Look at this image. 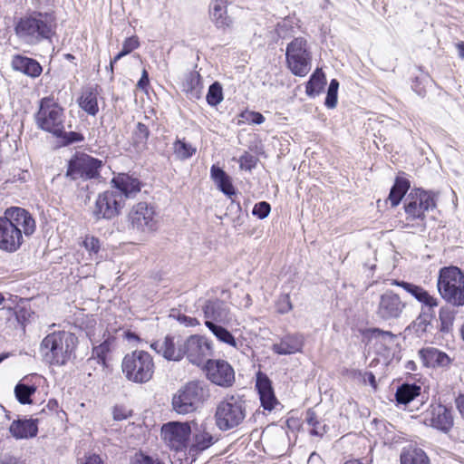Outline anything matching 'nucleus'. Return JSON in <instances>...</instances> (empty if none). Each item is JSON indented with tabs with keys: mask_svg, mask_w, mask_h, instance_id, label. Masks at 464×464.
I'll return each instance as SVG.
<instances>
[{
	"mask_svg": "<svg viewBox=\"0 0 464 464\" xmlns=\"http://www.w3.org/2000/svg\"><path fill=\"white\" fill-rule=\"evenodd\" d=\"M455 402L459 414L464 418V394L459 395Z\"/></svg>",
	"mask_w": 464,
	"mask_h": 464,
	"instance_id": "nucleus-63",
	"label": "nucleus"
},
{
	"mask_svg": "<svg viewBox=\"0 0 464 464\" xmlns=\"http://www.w3.org/2000/svg\"><path fill=\"white\" fill-rule=\"evenodd\" d=\"M0 464H21V462L17 458L6 455L0 460Z\"/></svg>",
	"mask_w": 464,
	"mask_h": 464,
	"instance_id": "nucleus-64",
	"label": "nucleus"
},
{
	"mask_svg": "<svg viewBox=\"0 0 464 464\" xmlns=\"http://www.w3.org/2000/svg\"><path fill=\"white\" fill-rule=\"evenodd\" d=\"M437 288L440 297L450 306H464V274L458 266L440 269Z\"/></svg>",
	"mask_w": 464,
	"mask_h": 464,
	"instance_id": "nucleus-6",
	"label": "nucleus"
},
{
	"mask_svg": "<svg viewBox=\"0 0 464 464\" xmlns=\"http://www.w3.org/2000/svg\"><path fill=\"white\" fill-rule=\"evenodd\" d=\"M36 392V386L34 384H27L23 381L19 382L14 387V395L21 404L32 403V395Z\"/></svg>",
	"mask_w": 464,
	"mask_h": 464,
	"instance_id": "nucleus-41",
	"label": "nucleus"
},
{
	"mask_svg": "<svg viewBox=\"0 0 464 464\" xmlns=\"http://www.w3.org/2000/svg\"><path fill=\"white\" fill-rule=\"evenodd\" d=\"M210 177L218 188L226 196L231 198L236 195V188L232 184V179L223 169L217 165H212Z\"/></svg>",
	"mask_w": 464,
	"mask_h": 464,
	"instance_id": "nucleus-29",
	"label": "nucleus"
},
{
	"mask_svg": "<svg viewBox=\"0 0 464 464\" xmlns=\"http://www.w3.org/2000/svg\"><path fill=\"white\" fill-rule=\"evenodd\" d=\"M304 341L302 334H286L279 343L272 345V351L278 355H290L302 352Z\"/></svg>",
	"mask_w": 464,
	"mask_h": 464,
	"instance_id": "nucleus-25",
	"label": "nucleus"
},
{
	"mask_svg": "<svg viewBox=\"0 0 464 464\" xmlns=\"http://www.w3.org/2000/svg\"><path fill=\"white\" fill-rule=\"evenodd\" d=\"M305 421L312 427L310 434L313 436L323 437L329 430L326 424L322 423L312 409H308L305 412Z\"/></svg>",
	"mask_w": 464,
	"mask_h": 464,
	"instance_id": "nucleus-40",
	"label": "nucleus"
},
{
	"mask_svg": "<svg viewBox=\"0 0 464 464\" xmlns=\"http://www.w3.org/2000/svg\"><path fill=\"white\" fill-rule=\"evenodd\" d=\"M401 464H430V459L421 449H412L401 454Z\"/></svg>",
	"mask_w": 464,
	"mask_h": 464,
	"instance_id": "nucleus-39",
	"label": "nucleus"
},
{
	"mask_svg": "<svg viewBox=\"0 0 464 464\" xmlns=\"http://www.w3.org/2000/svg\"><path fill=\"white\" fill-rule=\"evenodd\" d=\"M36 228L30 212L20 207L6 208L0 218V249L14 253L24 243V236L31 237Z\"/></svg>",
	"mask_w": 464,
	"mask_h": 464,
	"instance_id": "nucleus-1",
	"label": "nucleus"
},
{
	"mask_svg": "<svg viewBox=\"0 0 464 464\" xmlns=\"http://www.w3.org/2000/svg\"><path fill=\"white\" fill-rule=\"evenodd\" d=\"M410 187L411 183L409 179L401 177H397L395 179L394 184L389 193V199L392 207H397L402 198H405Z\"/></svg>",
	"mask_w": 464,
	"mask_h": 464,
	"instance_id": "nucleus-33",
	"label": "nucleus"
},
{
	"mask_svg": "<svg viewBox=\"0 0 464 464\" xmlns=\"http://www.w3.org/2000/svg\"><path fill=\"white\" fill-rule=\"evenodd\" d=\"M439 318L440 321V330L443 333L450 332V328L453 325L454 321V313L450 311L449 308L442 307L440 310Z\"/></svg>",
	"mask_w": 464,
	"mask_h": 464,
	"instance_id": "nucleus-46",
	"label": "nucleus"
},
{
	"mask_svg": "<svg viewBox=\"0 0 464 464\" xmlns=\"http://www.w3.org/2000/svg\"><path fill=\"white\" fill-rule=\"evenodd\" d=\"M210 397L208 384L204 381H191L182 386L173 395L172 409L178 414H189L197 411Z\"/></svg>",
	"mask_w": 464,
	"mask_h": 464,
	"instance_id": "nucleus-5",
	"label": "nucleus"
},
{
	"mask_svg": "<svg viewBox=\"0 0 464 464\" xmlns=\"http://www.w3.org/2000/svg\"><path fill=\"white\" fill-rule=\"evenodd\" d=\"M113 418L116 420H121L128 418V414L123 408L116 406L113 410Z\"/></svg>",
	"mask_w": 464,
	"mask_h": 464,
	"instance_id": "nucleus-62",
	"label": "nucleus"
},
{
	"mask_svg": "<svg viewBox=\"0 0 464 464\" xmlns=\"http://www.w3.org/2000/svg\"><path fill=\"white\" fill-rule=\"evenodd\" d=\"M35 122L39 129L55 137H62L64 125L63 109L54 102L53 97H44L40 100Z\"/></svg>",
	"mask_w": 464,
	"mask_h": 464,
	"instance_id": "nucleus-9",
	"label": "nucleus"
},
{
	"mask_svg": "<svg viewBox=\"0 0 464 464\" xmlns=\"http://www.w3.org/2000/svg\"><path fill=\"white\" fill-rule=\"evenodd\" d=\"M391 285L401 287L413 296L421 304V309L434 310L439 305L437 298L430 295V293L420 285L398 279H392Z\"/></svg>",
	"mask_w": 464,
	"mask_h": 464,
	"instance_id": "nucleus-21",
	"label": "nucleus"
},
{
	"mask_svg": "<svg viewBox=\"0 0 464 464\" xmlns=\"http://www.w3.org/2000/svg\"><path fill=\"white\" fill-rule=\"evenodd\" d=\"M130 464H164V462L140 451L135 454Z\"/></svg>",
	"mask_w": 464,
	"mask_h": 464,
	"instance_id": "nucleus-51",
	"label": "nucleus"
},
{
	"mask_svg": "<svg viewBox=\"0 0 464 464\" xmlns=\"http://www.w3.org/2000/svg\"><path fill=\"white\" fill-rule=\"evenodd\" d=\"M9 432L16 440L34 438L38 433V420L18 418L11 423Z\"/></svg>",
	"mask_w": 464,
	"mask_h": 464,
	"instance_id": "nucleus-26",
	"label": "nucleus"
},
{
	"mask_svg": "<svg viewBox=\"0 0 464 464\" xmlns=\"http://www.w3.org/2000/svg\"><path fill=\"white\" fill-rule=\"evenodd\" d=\"M140 46L139 38L136 35H132L124 40L122 44V51L126 53V54H130L132 51L136 50Z\"/></svg>",
	"mask_w": 464,
	"mask_h": 464,
	"instance_id": "nucleus-52",
	"label": "nucleus"
},
{
	"mask_svg": "<svg viewBox=\"0 0 464 464\" xmlns=\"http://www.w3.org/2000/svg\"><path fill=\"white\" fill-rule=\"evenodd\" d=\"M12 67L14 71L21 72L32 78L40 76L43 72L41 64L35 59L20 54L13 57Z\"/></svg>",
	"mask_w": 464,
	"mask_h": 464,
	"instance_id": "nucleus-28",
	"label": "nucleus"
},
{
	"mask_svg": "<svg viewBox=\"0 0 464 464\" xmlns=\"http://www.w3.org/2000/svg\"><path fill=\"white\" fill-rule=\"evenodd\" d=\"M149 83H150L149 73L144 69L142 71L141 77L137 83V87L141 90H145L147 88V86L149 85Z\"/></svg>",
	"mask_w": 464,
	"mask_h": 464,
	"instance_id": "nucleus-60",
	"label": "nucleus"
},
{
	"mask_svg": "<svg viewBox=\"0 0 464 464\" xmlns=\"http://www.w3.org/2000/svg\"><path fill=\"white\" fill-rule=\"evenodd\" d=\"M422 421L425 425L448 434L454 426L453 408L440 402L431 403L422 414Z\"/></svg>",
	"mask_w": 464,
	"mask_h": 464,
	"instance_id": "nucleus-13",
	"label": "nucleus"
},
{
	"mask_svg": "<svg viewBox=\"0 0 464 464\" xmlns=\"http://www.w3.org/2000/svg\"><path fill=\"white\" fill-rule=\"evenodd\" d=\"M246 417L245 395L231 394L224 397L216 407L214 418L217 428L228 431L238 428Z\"/></svg>",
	"mask_w": 464,
	"mask_h": 464,
	"instance_id": "nucleus-4",
	"label": "nucleus"
},
{
	"mask_svg": "<svg viewBox=\"0 0 464 464\" xmlns=\"http://www.w3.org/2000/svg\"><path fill=\"white\" fill-rule=\"evenodd\" d=\"M30 178V173L27 170L19 169L17 173L13 174L14 181L26 182Z\"/></svg>",
	"mask_w": 464,
	"mask_h": 464,
	"instance_id": "nucleus-59",
	"label": "nucleus"
},
{
	"mask_svg": "<svg viewBox=\"0 0 464 464\" xmlns=\"http://www.w3.org/2000/svg\"><path fill=\"white\" fill-rule=\"evenodd\" d=\"M64 145H70L72 143L80 142L83 140L82 134L76 131L66 132L63 130V134L61 137Z\"/></svg>",
	"mask_w": 464,
	"mask_h": 464,
	"instance_id": "nucleus-53",
	"label": "nucleus"
},
{
	"mask_svg": "<svg viewBox=\"0 0 464 464\" xmlns=\"http://www.w3.org/2000/svg\"><path fill=\"white\" fill-rule=\"evenodd\" d=\"M150 130L147 125L138 122L132 133L133 145L138 150H143L147 147V142L150 137Z\"/></svg>",
	"mask_w": 464,
	"mask_h": 464,
	"instance_id": "nucleus-42",
	"label": "nucleus"
},
{
	"mask_svg": "<svg viewBox=\"0 0 464 464\" xmlns=\"http://www.w3.org/2000/svg\"><path fill=\"white\" fill-rule=\"evenodd\" d=\"M434 316V310L421 309L419 316L408 326L417 336H421L427 332V327Z\"/></svg>",
	"mask_w": 464,
	"mask_h": 464,
	"instance_id": "nucleus-36",
	"label": "nucleus"
},
{
	"mask_svg": "<svg viewBox=\"0 0 464 464\" xmlns=\"http://www.w3.org/2000/svg\"><path fill=\"white\" fill-rule=\"evenodd\" d=\"M183 357L186 356L189 362L201 366L213 353L212 343L202 335H190L183 343Z\"/></svg>",
	"mask_w": 464,
	"mask_h": 464,
	"instance_id": "nucleus-14",
	"label": "nucleus"
},
{
	"mask_svg": "<svg viewBox=\"0 0 464 464\" xmlns=\"http://www.w3.org/2000/svg\"><path fill=\"white\" fill-rule=\"evenodd\" d=\"M216 440L208 430V424L202 422L201 424L194 423L193 442L190 446V451L201 452L211 447Z\"/></svg>",
	"mask_w": 464,
	"mask_h": 464,
	"instance_id": "nucleus-27",
	"label": "nucleus"
},
{
	"mask_svg": "<svg viewBox=\"0 0 464 464\" xmlns=\"http://www.w3.org/2000/svg\"><path fill=\"white\" fill-rule=\"evenodd\" d=\"M285 59L287 67L294 75L305 76L312 66V53L307 40L304 37L294 38L286 46Z\"/></svg>",
	"mask_w": 464,
	"mask_h": 464,
	"instance_id": "nucleus-10",
	"label": "nucleus"
},
{
	"mask_svg": "<svg viewBox=\"0 0 464 464\" xmlns=\"http://www.w3.org/2000/svg\"><path fill=\"white\" fill-rule=\"evenodd\" d=\"M79 106L89 115L95 116L99 111L97 92L92 89L84 91L78 100Z\"/></svg>",
	"mask_w": 464,
	"mask_h": 464,
	"instance_id": "nucleus-35",
	"label": "nucleus"
},
{
	"mask_svg": "<svg viewBox=\"0 0 464 464\" xmlns=\"http://www.w3.org/2000/svg\"><path fill=\"white\" fill-rule=\"evenodd\" d=\"M418 354L422 364L427 368H448L452 362L451 358L443 351L428 346L421 348Z\"/></svg>",
	"mask_w": 464,
	"mask_h": 464,
	"instance_id": "nucleus-22",
	"label": "nucleus"
},
{
	"mask_svg": "<svg viewBox=\"0 0 464 464\" xmlns=\"http://www.w3.org/2000/svg\"><path fill=\"white\" fill-rule=\"evenodd\" d=\"M205 325L208 322L212 324H227L231 320L228 304L220 299L208 300L203 306Z\"/></svg>",
	"mask_w": 464,
	"mask_h": 464,
	"instance_id": "nucleus-20",
	"label": "nucleus"
},
{
	"mask_svg": "<svg viewBox=\"0 0 464 464\" xmlns=\"http://www.w3.org/2000/svg\"><path fill=\"white\" fill-rule=\"evenodd\" d=\"M420 391L421 387L416 383H403L397 388L396 401L406 406L420 395Z\"/></svg>",
	"mask_w": 464,
	"mask_h": 464,
	"instance_id": "nucleus-31",
	"label": "nucleus"
},
{
	"mask_svg": "<svg viewBox=\"0 0 464 464\" xmlns=\"http://www.w3.org/2000/svg\"><path fill=\"white\" fill-rule=\"evenodd\" d=\"M221 324H212L208 322L207 324V327L219 342L236 348L237 345L236 338L227 328Z\"/></svg>",
	"mask_w": 464,
	"mask_h": 464,
	"instance_id": "nucleus-37",
	"label": "nucleus"
},
{
	"mask_svg": "<svg viewBox=\"0 0 464 464\" xmlns=\"http://www.w3.org/2000/svg\"><path fill=\"white\" fill-rule=\"evenodd\" d=\"M256 389L259 395L261 406L265 411H272L279 404L271 380L261 371L257 372L256 375Z\"/></svg>",
	"mask_w": 464,
	"mask_h": 464,
	"instance_id": "nucleus-19",
	"label": "nucleus"
},
{
	"mask_svg": "<svg viewBox=\"0 0 464 464\" xmlns=\"http://www.w3.org/2000/svg\"><path fill=\"white\" fill-rule=\"evenodd\" d=\"M112 186L121 193L123 198H134L141 189V183L139 179L127 173H120L111 179Z\"/></svg>",
	"mask_w": 464,
	"mask_h": 464,
	"instance_id": "nucleus-23",
	"label": "nucleus"
},
{
	"mask_svg": "<svg viewBox=\"0 0 464 464\" xmlns=\"http://www.w3.org/2000/svg\"><path fill=\"white\" fill-rule=\"evenodd\" d=\"M325 84V74L321 68H317L311 74L309 81L306 82L305 93L309 97H315L319 95Z\"/></svg>",
	"mask_w": 464,
	"mask_h": 464,
	"instance_id": "nucleus-34",
	"label": "nucleus"
},
{
	"mask_svg": "<svg viewBox=\"0 0 464 464\" xmlns=\"http://www.w3.org/2000/svg\"><path fill=\"white\" fill-rule=\"evenodd\" d=\"M121 369L128 381L143 384L152 379L155 365L152 356L148 352L135 350L124 356Z\"/></svg>",
	"mask_w": 464,
	"mask_h": 464,
	"instance_id": "nucleus-7",
	"label": "nucleus"
},
{
	"mask_svg": "<svg viewBox=\"0 0 464 464\" xmlns=\"http://www.w3.org/2000/svg\"><path fill=\"white\" fill-rule=\"evenodd\" d=\"M406 308V303L403 302L399 295L392 290H387L379 297L375 314L384 322L398 320L401 317Z\"/></svg>",
	"mask_w": 464,
	"mask_h": 464,
	"instance_id": "nucleus-15",
	"label": "nucleus"
},
{
	"mask_svg": "<svg viewBox=\"0 0 464 464\" xmlns=\"http://www.w3.org/2000/svg\"><path fill=\"white\" fill-rule=\"evenodd\" d=\"M271 212V205L266 201H259L256 203L252 209V215L259 219L268 217Z\"/></svg>",
	"mask_w": 464,
	"mask_h": 464,
	"instance_id": "nucleus-48",
	"label": "nucleus"
},
{
	"mask_svg": "<svg viewBox=\"0 0 464 464\" xmlns=\"http://www.w3.org/2000/svg\"><path fill=\"white\" fill-rule=\"evenodd\" d=\"M293 308L290 297L288 295L281 296L276 304V309L279 314H286Z\"/></svg>",
	"mask_w": 464,
	"mask_h": 464,
	"instance_id": "nucleus-54",
	"label": "nucleus"
},
{
	"mask_svg": "<svg viewBox=\"0 0 464 464\" xmlns=\"http://www.w3.org/2000/svg\"><path fill=\"white\" fill-rule=\"evenodd\" d=\"M78 464H103V461L99 455L91 454L82 459H79Z\"/></svg>",
	"mask_w": 464,
	"mask_h": 464,
	"instance_id": "nucleus-57",
	"label": "nucleus"
},
{
	"mask_svg": "<svg viewBox=\"0 0 464 464\" xmlns=\"http://www.w3.org/2000/svg\"><path fill=\"white\" fill-rule=\"evenodd\" d=\"M406 220L417 221V227L423 230L425 213L436 208V194L430 190L414 188L403 200Z\"/></svg>",
	"mask_w": 464,
	"mask_h": 464,
	"instance_id": "nucleus-8",
	"label": "nucleus"
},
{
	"mask_svg": "<svg viewBox=\"0 0 464 464\" xmlns=\"http://www.w3.org/2000/svg\"><path fill=\"white\" fill-rule=\"evenodd\" d=\"M83 245L88 251L94 254H97L101 248L99 238L94 237H87L83 241Z\"/></svg>",
	"mask_w": 464,
	"mask_h": 464,
	"instance_id": "nucleus-56",
	"label": "nucleus"
},
{
	"mask_svg": "<svg viewBox=\"0 0 464 464\" xmlns=\"http://www.w3.org/2000/svg\"><path fill=\"white\" fill-rule=\"evenodd\" d=\"M14 314L17 323L24 329L34 313L31 309L25 307H16L14 311Z\"/></svg>",
	"mask_w": 464,
	"mask_h": 464,
	"instance_id": "nucleus-49",
	"label": "nucleus"
},
{
	"mask_svg": "<svg viewBox=\"0 0 464 464\" xmlns=\"http://www.w3.org/2000/svg\"><path fill=\"white\" fill-rule=\"evenodd\" d=\"M208 379L214 384L229 388L235 382V371L228 362L208 359L203 366Z\"/></svg>",
	"mask_w": 464,
	"mask_h": 464,
	"instance_id": "nucleus-17",
	"label": "nucleus"
},
{
	"mask_svg": "<svg viewBox=\"0 0 464 464\" xmlns=\"http://www.w3.org/2000/svg\"><path fill=\"white\" fill-rule=\"evenodd\" d=\"M129 221L132 229L139 232H152L157 229L156 211L147 202H139L129 213Z\"/></svg>",
	"mask_w": 464,
	"mask_h": 464,
	"instance_id": "nucleus-16",
	"label": "nucleus"
},
{
	"mask_svg": "<svg viewBox=\"0 0 464 464\" xmlns=\"http://www.w3.org/2000/svg\"><path fill=\"white\" fill-rule=\"evenodd\" d=\"M227 8V0H212L210 4L209 14L221 12Z\"/></svg>",
	"mask_w": 464,
	"mask_h": 464,
	"instance_id": "nucleus-58",
	"label": "nucleus"
},
{
	"mask_svg": "<svg viewBox=\"0 0 464 464\" xmlns=\"http://www.w3.org/2000/svg\"><path fill=\"white\" fill-rule=\"evenodd\" d=\"M173 152L178 160H186L196 154L197 148L187 142L185 139L177 138L173 142Z\"/></svg>",
	"mask_w": 464,
	"mask_h": 464,
	"instance_id": "nucleus-38",
	"label": "nucleus"
},
{
	"mask_svg": "<svg viewBox=\"0 0 464 464\" xmlns=\"http://www.w3.org/2000/svg\"><path fill=\"white\" fill-rule=\"evenodd\" d=\"M256 162V158L253 155L246 152L244 155H242L239 159L240 168L248 170H251L253 168H255Z\"/></svg>",
	"mask_w": 464,
	"mask_h": 464,
	"instance_id": "nucleus-55",
	"label": "nucleus"
},
{
	"mask_svg": "<svg viewBox=\"0 0 464 464\" xmlns=\"http://www.w3.org/2000/svg\"><path fill=\"white\" fill-rule=\"evenodd\" d=\"M178 319L180 323L185 324L187 326H195V325L199 324L197 318L189 317L185 314L179 315Z\"/></svg>",
	"mask_w": 464,
	"mask_h": 464,
	"instance_id": "nucleus-61",
	"label": "nucleus"
},
{
	"mask_svg": "<svg viewBox=\"0 0 464 464\" xmlns=\"http://www.w3.org/2000/svg\"><path fill=\"white\" fill-rule=\"evenodd\" d=\"M339 82L336 79H332L327 89L324 105L328 109H334L337 105L338 100Z\"/></svg>",
	"mask_w": 464,
	"mask_h": 464,
	"instance_id": "nucleus-45",
	"label": "nucleus"
},
{
	"mask_svg": "<svg viewBox=\"0 0 464 464\" xmlns=\"http://www.w3.org/2000/svg\"><path fill=\"white\" fill-rule=\"evenodd\" d=\"M150 347L168 361H179L183 358V344L176 348L175 337L172 335L168 334L163 340L153 342Z\"/></svg>",
	"mask_w": 464,
	"mask_h": 464,
	"instance_id": "nucleus-24",
	"label": "nucleus"
},
{
	"mask_svg": "<svg viewBox=\"0 0 464 464\" xmlns=\"http://www.w3.org/2000/svg\"><path fill=\"white\" fill-rule=\"evenodd\" d=\"M124 207L121 193L115 190H105L99 193L92 208V217L96 220H112L119 217Z\"/></svg>",
	"mask_w": 464,
	"mask_h": 464,
	"instance_id": "nucleus-12",
	"label": "nucleus"
},
{
	"mask_svg": "<svg viewBox=\"0 0 464 464\" xmlns=\"http://www.w3.org/2000/svg\"><path fill=\"white\" fill-rule=\"evenodd\" d=\"M244 121L253 124H262L265 121V117L258 111H245L240 114Z\"/></svg>",
	"mask_w": 464,
	"mask_h": 464,
	"instance_id": "nucleus-50",
	"label": "nucleus"
},
{
	"mask_svg": "<svg viewBox=\"0 0 464 464\" xmlns=\"http://www.w3.org/2000/svg\"><path fill=\"white\" fill-rule=\"evenodd\" d=\"M102 160L86 153L75 154L69 161L66 176L72 180L94 179L100 177Z\"/></svg>",
	"mask_w": 464,
	"mask_h": 464,
	"instance_id": "nucleus-11",
	"label": "nucleus"
},
{
	"mask_svg": "<svg viewBox=\"0 0 464 464\" xmlns=\"http://www.w3.org/2000/svg\"><path fill=\"white\" fill-rule=\"evenodd\" d=\"M182 91L186 92L187 96L190 100H198L201 98L203 93V84L200 74L192 71L185 75L182 82Z\"/></svg>",
	"mask_w": 464,
	"mask_h": 464,
	"instance_id": "nucleus-30",
	"label": "nucleus"
},
{
	"mask_svg": "<svg viewBox=\"0 0 464 464\" xmlns=\"http://www.w3.org/2000/svg\"><path fill=\"white\" fill-rule=\"evenodd\" d=\"M364 335L369 338L380 340L384 344H388V345L392 344L397 338V335L392 334V332L383 331L379 328L366 329L364 332Z\"/></svg>",
	"mask_w": 464,
	"mask_h": 464,
	"instance_id": "nucleus-43",
	"label": "nucleus"
},
{
	"mask_svg": "<svg viewBox=\"0 0 464 464\" xmlns=\"http://www.w3.org/2000/svg\"><path fill=\"white\" fill-rule=\"evenodd\" d=\"M77 341L74 334L65 331L47 334L40 344L43 360L51 365H64L72 357Z\"/></svg>",
	"mask_w": 464,
	"mask_h": 464,
	"instance_id": "nucleus-3",
	"label": "nucleus"
},
{
	"mask_svg": "<svg viewBox=\"0 0 464 464\" xmlns=\"http://www.w3.org/2000/svg\"><path fill=\"white\" fill-rule=\"evenodd\" d=\"M210 17L218 28L228 27L232 23L230 17L227 14V8L221 12L210 14Z\"/></svg>",
	"mask_w": 464,
	"mask_h": 464,
	"instance_id": "nucleus-47",
	"label": "nucleus"
},
{
	"mask_svg": "<svg viewBox=\"0 0 464 464\" xmlns=\"http://www.w3.org/2000/svg\"><path fill=\"white\" fill-rule=\"evenodd\" d=\"M190 433L191 427L188 422L170 421L161 428L164 440L177 451L187 448Z\"/></svg>",
	"mask_w": 464,
	"mask_h": 464,
	"instance_id": "nucleus-18",
	"label": "nucleus"
},
{
	"mask_svg": "<svg viewBox=\"0 0 464 464\" xmlns=\"http://www.w3.org/2000/svg\"><path fill=\"white\" fill-rule=\"evenodd\" d=\"M104 340L98 345H93L92 356L98 360V362L105 365L107 355L111 352L116 338L109 332L104 333L103 334Z\"/></svg>",
	"mask_w": 464,
	"mask_h": 464,
	"instance_id": "nucleus-32",
	"label": "nucleus"
},
{
	"mask_svg": "<svg viewBox=\"0 0 464 464\" xmlns=\"http://www.w3.org/2000/svg\"><path fill=\"white\" fill-rule=\"evenodd\" d=\"M224 99L223 87L219 82H214L208 87L206 96L207 102L211 107L218 106Z\"/></svg>",
	"mask_w": 464,
	"mask_h": 464,
	"instance_id": "nucleus-44",
	"label": "nucleus"
},
{
	"mask_svg": "<svg viewBox=\"0 0 464 464\" xmlns=\"http://www.w3.org/2000/svg\"><path fill=\"white\" fill-rule=\"evenodd\" d=\"M56 30L53 13L37 12L21 17L14 25L16 36L24 44L35 45L51 40Z\"/></svg>",
	"mask_w": 464,
	"mask_h": 464,
	"instance_id": "nucleus-2",
	"label": "nucleus"
}]
</instances>
